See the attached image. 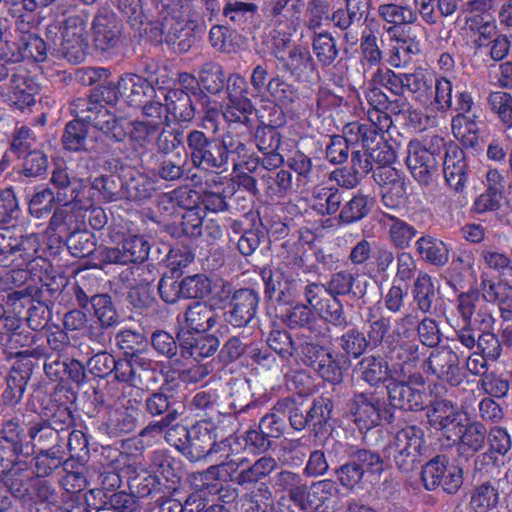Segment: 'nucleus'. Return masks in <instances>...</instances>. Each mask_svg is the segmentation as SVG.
Segmentation results:
<instances>
[{
	"mask_svg": "<svg viewBox=\"0 0 512 512\" xmlns=\"http://www.w3.org/2000/svg\"><path fill=\"white\" fill-rule=\"evenodd\" d=\"M361 147L363 150L368 152L372 164H379L382 167L383 172L385 169L389 168L386 166L390 165L395 160V153L393 149L383 140V138H379L378 141H375L370 145L368 144V146Z\"/></svg>",
	"mask_w": 512,
	"mask_h": 512,
	"instance_id": "obj_60",
	"label": "nucleus"
},
{
	"mask_svg": "<svg viewBox=\"0 0 512 512\" xmlns=\"http://www.w3.org/2000/svg\"><path fill=\"white\" fill-rule=\"evenodd\" d=\"M452 83L445 77L433 79L432 102L427 107L431 112H446L452 107Z\"/></svg>",
	"mask_w": 512,
	"mask_h": 512,
	"instance_id": "obj_44",
	"label": "nucleus"
},
{
	"mask_svg": "<svg viewBox=\"0 0 512 512\" xmlns=\"http://www.w3.org/2000/svg\"><path fill=\"white\" fill-rule=\"evenodd\" d=\"M426 448L424 431L420 427L409 425L396 432L386 453L393 458L399 469L410 471L420 461Z\"/></svg>",
	"mask_w": 512,
	"mask_h": 512,
	"instance_id": "obj_6",
	"label": "nucleus"
},
{
	"mask_svg": "<svg viewBox=\"0 0 512 512\" xmlns=\"http://www.w3.org/2000/svg\"><path fill=\"white\" fill-rule=\"evenodd\" d=\"M405 84V90L409 91L414 99L427 109L432 102V75L424 71H416L407 75Z\"/></svg>",
	"mask_w": 512,
	"mask_h": 512,
	"instance_id": "obj_35",
	"label": "nucleus"
},
{
	"mask_svg": "<svg viewBox=\"0 0 512 512\" xmlns=\"http://www.w3.org/2000/svg\"><path fill=\"white\" fill-rule=\"evenodd\" d=\"M265 138L269 139V144H260V151L264 154L263 166L266 169L272 170L281 166L284 161L282 155L278 152L281 144V137L275 130H270L265 134Z\"/></svg>",
	"mask_w": 512,
	"mask_h": 512,
	"instance_id": "obj_56",
	"label": "nucleus"
},
{
	"mask_svg": "<svg viewBox=\"0 0 512 512\" xmlns=\"http://www.w3.org/2000/svg\"><path fill=\"white\" fill-rule=\"evenodd\" d=\"M438 282L426 273H420L414 283L413 299L420 311L430 312L437 298Z\"/></svg>",
	"mask_w": 512,
	"mask_h": 512,
	"instance_id": "obj_34",
	"label": "nucleus"
},
{
	"mask_svg": "<svg viewBox=\"0 0 512 512\" xmlns=\"http://www.w3.org/2000/svg\"><path fill=\"white\" fill-rule=\"evenodd\" d=\"M116 343L127 355L142 352L147 345L143 334L133 330H120L116 335Z\"/></svg>",
	"mask_w": 512,
	"mask_h": 512,
	"instance_id": "obj_62",
	"label": "nucleus"
},
{
	"mask_svg": "<svg viewBox=\"0 0 512 512\" xmlns=\"http://www.w3.org/2000/svg\"><path fill=\"white\" fill-rule=\"evenodd\" d=\"M281 63L298 80H308L315 70L310 51L302 46L292 48Z\"/></svg>",
	"mask_w": 512,
	"mask_h": 512,
	"instance_id": "obj_30",
	"label": "nucleus"
},
{
	"mask_svg": "<svg viewBox=\"0 0 512 512\" xmlns=\"http://www.w3.org/2000/svg\"><path fill=\"white\" fill-rule=\"evenodd\" d=\"M486 428L479 422L468 424L465 422L459 437L452 440H459V451L465 456H471L481 450L485 444Z\"/></svg>",
	"mask_w": 512,
	"mask_h": 512,
	"instance_id": "obj_33",
	"label": "nucleus"
},
{
	"mask_svg": "<svg viewBox=\"0 0 512 512\" xmlns=\"http://www.w3.org/2000/svg\"><path fill=\"white\" fill-rule=\"evenodd\" d=\"M392 124V121L387 113L383 112L381 108L370 109L368 111V121L364 123L352 122L349 125L359 126L361 134L359 138L361 140V146H368L379 138H382L381 134L387 131Z\"/></svg>",
	"mask_w": 512,
	"mask_h": 512,
	"instance_id": "obj_26",
	"label": "nucleus"
},
{
	"mask_svg": "<svg viewBox=\"0 0 512 512\" xmlns=\"http://www.w3.org/2000/svg\"><path fill=\"white\" fill-rule=\"evenodd\" d=\"M51 182L58 189L57 201L59 203H63L64 206L75 203L74 207L88 209L92 205V200L100 197L99 188L103 186L104 178L94 180L90 189L93 192L89 194L87 200L84 196L86 185L83 180H70L64 168L59 167L53 171Z\"/></svg>",
	"mask_w": 512,
	"mask_h": 512,
	"instance_id": "obj_10",
	"label": "nucleus"
},
{
	"mask_svg": "<svg viewBox=\"0 0 512 512\" xmlns=\"http://www.w3.org/2000/svg\"><path fill=\"white\" fill-rule=\"evenodd\" d=\"M23 249L25 254H20V257H14L9 262V266L13 268L1 277L3 288L5 290H12L27 284L28 281L34 284L37 281H42L43 271L47 269L48 263L45 259L37 257L36 253L39 249L38 237L34 234L26 236L23 241Z\"/></svg>",
	"mask_w": 512,
	"mask_h": 512,
	"instance_id": "obj_5",
	"label": "nucleus"
},
{
	"mask_svg": "<svg viewBox=\"0 0 512 512\" xmlns=\"http://www.w3.org/2000/svg\"><path fill=\"white\" fill-rule=\"evenodd\" d=\"M489 102L507 127H512V96L506 92H494Z\"/></svg>",
	"mask_w": 512,
	"mask_h": 512,
	"instance_id": "obj_64",
	"label": "nucleus"
},
{
	"mask_svg": "<svg viewBox=\"0 0 512 512\" xmlns=\"http://www.w3.org/2000/svg\"><path fill=\"white\" fill-rule=\"evenodd\" d=\"M423 369L452 386L459 385L462 381L458 356L449 348L443 347L432 351L424 363Z\"/></svg>",
	"mask_w": 512,
	"mask_h": 512,
	"instance_id": "obj_16",
	"label": "nucleus"
},
{
	"mask_svg": "<svg viewBox=\"0 0 512 512\" xmlns=\"http://www.w3.org/2000/svg\"><path fill=\"white\" fill-rule=\"evenodd\" d=\"M257 11L253 3L243 1H228L224 7L223 14L239 26H246L250 23Z\"/></svg>",
	"mask_w": 512,
	"mask_h": 512,
	"instance_id": "obj_48",
	"label": "nucleus"
},
{
	"mask_svg": "<svg viewBox=\"0 0 512 512\" xmlns=\"http://www.w3.org/2000/svg\"><path fill=\"white\" fill-rule=\"evenodd\" d=\"M274 485L282 491H288L292 501H302L305 487L299 474L291 471H282L274 478Z\"/></svg>",
	"mask_w": 512,
	"mask_h": 512,
	"instance_id": "obj_52",
	"label": "nucleus"
},
{
	"mask_svg": "<svg viewBox=\"0 0 512 512\" xmlns=\"http://www.w3.org/2000/svg\"><path fill=\"white\" fill-rule=\"evenodd\" d=\"M267 90L274 101L281 107H288L298 98L296 89L279 78L271 79L268 82Z\"/></svg>",
	"mask_w": 512,
	"mask_h": 512,
	"instance_id": "obj_58",
	"label": "nucleus"
},
{
	"mask_svg": "<svg viewBox=\"0 0 512 512\" xmlns=\"http://www.w3.org/2000/svg\"><path fill=\"white\" fill-rule=\"evenodd\" d=\"M200 85L207 92L216 94L224 87V73L215 63H205L199 71Z\"/></svg>",
	"mask_w": 512,
	"mask_h": 512,
	"instance_id": "obj_49",
	"label": "nucleus"
},
{
	"mask_svg": "<svg viewBox=\"0 0 512 512\" xmlns=\"http://www.w3.org/2000/svg\"><path fill=\"white\" fill-rule=\"evenodd\" d=\"M498 501V489L490 483H483L472 492L470 506L474 512H489L496 507Z\"/></svg>",
	"mask_w": 512,
	"mask_h": 512,
	"instance_id": "obj_43",
	"label": "nucleus"
},
{
	"mask_svg": "<svg viewBox=\"0 0 512 512\" xmlns=\"http://www.w3.org/2000/svg\"><path fill=\"white\" fill-rule=\"evenodd\" d=\"M22 240L12 239V231L10 228L0 229V265L9 266V262L14 257H20V254H25L23 249Z\"/></svg>",
	"mask_w": 512,
	"mask_h": 512,
	"instance_id": "obj_50",
	"label": "nucleus"
},
{
	"mask_svg": "<svg viewBox=\"0 0 512 512\" xmlns=\"http://www.w3.org/2000/svg\"><path fill=\"white\" fill-rule=\"evenodd\" d=\"M407 75V73L396 74L391 70H378L373 75L372 82L385 87L395 95H400L405 91Z\"/></svg>",
	"mask_w": 512,
	"mask_h": 512,
	"instance_id": "obj_59",
	"label": "nucleus"
},
{
	"mask_svg": "<svg viewBox=\"0 0 512 512\" xmlns=\"http://www.w3.org/2000/svg\"><path fill=\"white\" fill-rule=\"evenodd\" d=\"M324 287L315 283L308 284L305 288V296L309 305L314 308L323 318L334 325H342L345 323L343 309L341 304L334 299L333 304L323 302L319 295L323 292Z\"/></svg>",
	"mask_w": 512,
	"mask_h": 512,
	"instance_id": "obj_27",
	"label": "nucleus"
},
{
	"mask_svg": "<svg viewBox=\"0 0 512 512\" xmlns=\"http://www.w3.org/2000/svg\"><path fill=\"white\" fill-rule=\"evenodd\" d=\"M75 117L84 120L86 125L101 131L116 141L126 139V128L123 119L116 118L114 113L97 100L80 98L72 104Z\"/></svg>",
	"mask_w": 512,
	"mask_h": 512,
	"instance_id": "obj_7",
	"label": "nucleus"
},
{
	"mask_svg": "<svg viewBox=\"0 0 512 512\" xmlns=\"http://www.w3.org/2000/svg\"><path fill=\"white\" fill-rule=\"evenodd\" d=\"M258 295L250 289L236 291L231 300V309L226 312V320L234 327L247 325L255 316Z\"/></svg>",
	"mask_w": 512,
	"mask_h": 512,
	"instance_id": "obj_22",
	"label": "nucleus"
},
{
	"mask_svg": "<svg viewBox=\"0 0 512 512\" xmlns=\"http://www.w3.org/2000/svg\"><path fill=\"white\" fill-rule=\"evenodd\" d=\"M95 316L103 326H111L117 322V313L107 295H96L91 299Z\"/></svg>",
	"mask_w": 512,
	"mask_h": 512,
	"instance_id": "obj_63",
	"label": "nucleus"
},
{
	"mask_svg": "<svg viewBox=\"0 0 512 512\" xmlns=\"http://www.w3.org/2000/svg\"><path fill=\"white\" fill-rule=\"evenodd\" d=\"M178 339L186 354L196 361L211 356L218 347L216 338L206 336L204 333L194 335L184 328L179 331Z\"/></svg>",
	"mask_w": 512,
	"mask_h": 512,
	"instance_id": "obj_25",
	"label": "nucleus"
},
{
	"mask_svg": "<svg viewBox=\"0 0 512 512\" xmlns=\"http://www.w3.org/2000/svg\"><path fill=\"white\" fill-rule=\"evenodd\" d=\"M92 362H94L95 364L103 362V364L106 366V371H99V375L105 374L107 373V371H110L112 370V368H114L116 378L122 382L131 381L136 374L129 360H121L115 362L113 358H111L110 356L106 354H101L96 355L92 359Z\"/></svg>",
	"mask_w": 512,
	"mask_h": 512,
	"instance_id": "obj_57",
	"label": "nucleus"
},
{
	"mask_svg": "<svg viewBox=\"0 0 512 512\" xmlns=\"http://www.w3.org/2000/svg\"><path fill=\"white\" fill-rule=\"evenodd\" d=\"M387 181L382 184V201L388 208L395 209L405 202L406 185L395 169L388 168L384 171Z\"/></svg>",
	"mask_w": 512,
	"mask_h": 512,
	"instance_id": "obj_32",
	"label": "nucleus"
},
{
	"mask_svg": "<svg viewBox=\"0 0 512 512\" xmlns=\"http://www.w3.org/2000/svg\"><path fill=\"white\" fill-rule=\"evenodd\" d=\"M481 258L489 268L497 271L504 278L502 283L510 285L508 280L512 277V266L505 254L485 249L481 252Z\"/></svg>",
	"mask_w": 512,
	"mask_h": 512,
	"instance_id": "obj_61",
	"label": "nucleus"
},
{
	"mask_svg": "<svg viewBox=\"0 0 512 512\" xmlns=\"http://www.w3.org/2000/svg\"><path fill=\"white\" fill-rule=\"evenodd\" d=\"M483 296L469 291L458 297V312L464 322L474 324L478 329H493L495 318L492 316V304L496 301L505 321L512 320V286L507 283L482 281Z\"/></svg>",
	"mask_w": 512,
	"mask_h": 512,
	"instance_id": "obj_1",
	"label": "nucleus"
},
{
	"mask_svg": "<svg viewBox=\"0 0 512 512\" xmlns=\"http://www.w3.org/2000/svg\"><path fill=\"white\" fill-rule=\"evenodd\" d=\"M373 199L357 194L348 201L340 212V219L345 223H353L364 218L373 206Z\"/></svg>",
	"mask_w": 512,
	"mask_h": 512,
	"instance_id": "obj_46",
	"label": "nucleus"
},
{
	"mask_svg": "<svg viewBox=\"0 0 512 512\" xmlns=\"http://www.w3.org/2000/svg\"><path fill=\"white\" fill-rule=\"evenodd\" d=\"M249 464V461L245 457L231 459L227 462H223L219 465L211 466L205 472V479H216L220 481H234L239 475L237 474L240 468L244 469Z\"/></svg>",
	"mask_w": 512,
	"mask_h": 512,
	"instance_id": "obj_47",
	"label": "nucleus"
},
{
	"mask_svg": "<svg viewBox=\"0 0 512 512\" xmlns=\"http://www.w3.org/2000/svg\"><path fill=\"white\" fill-rule=\"evenodd\" d=\"M276 468V460L272 457H261L252 466H246L239 472L236 483L244 485L255 483L269 475Z\"/></svg>",
	"mask_w": 512,
	"mask_h": 512,
	"instance_id": "obj_45",
	"label": "nucleus"
},
{
	"mask_svg": "<svg viewBox=\"0 0 512 512\" xmlns=\"http://www.w3.org/2000/svg\"><path fill=\"white\" fill-rule=\"evenodd\" d=\"M422 480L428 490L441 487L452 494L462 486L463 471L456 463L450 462L444 456H437L424 466Z\"/></svg>",
	"mask_w": 512,
	"mask_h": 512,
	"instance_id": "obj_11",
	"label": "nucleus"
},
{
	"mask_svg": "<svg viewBox=\"0 0 512 512\" xmlns=\"http://www.w3.org/2000/svg\"><path fill=\"white\" fill-rule=\"evenodd\" d=\"M415 246L422 259L433 265L443 266L448 262L449 249L437 238L429 235L422 236L416 241Z\"/></svg>",
	"mask_w": 512,
	"mask_h": 512,
	"instance_id": "obj_36",
	"label": "nucleus"
},
{
	"mask_svg": "<svg viewBox=\"0 0 512 512\" xmlns=\"http://www.w3.org/2000/svg\"><path fill=\"white\" fill-rule=\"evenodd\" d=\"M307 500L315 512H336L341 500L340 490L335 481L320 480L310 486Z\"/></svg>",
	"mask_w": 512,
	"mask_h": 512,
	"instance_id": "obj_21",
	"label": "nucleus"
},
{
	"mask_svg": "<svg viewBox=\"0 0 512 512\" xmlns=\"http://www.w3.org/2000/svg\"><path fill=\"white\" fill-rule=\"evenodd\" d=\"M41 432H45V437H48L52 434V428L45 421L37 422L30 427V440H27V436L22 433L17 423L7 422L0 437V466L3 470L9 469L19 460H27L34 452L31 440Z\"/></svg>",
	"mask_w": 512,
	"mask_h": 512,
	"instance_id": "obj_4",
	"label": "nucleus"
},
{
	"mask_svg": "<svg viewBox=\"0 0 512 512\" xmlns=\"http://www.w3.org/2000/svg\"><path fill=\"white\" fill-rule=\"evenodd\" d=\"M427 418L431 427L442 431L447 439L459 437L468 422L467 416L447 400L436 401L428 410Z\"/></svg>",
	"mask_w": 512,
	"mask_h": 512,
	"instance_id": "obj_12",
	"label": "nucleus"
},
{
	"mask_svg": "<svg viewBox=\"0 0 512 512\" xmlns=\"http://www.w3.org/2000/svg\"><path fill=\"white\" fill-rule=\"evenodd\" d=\"M121 27L117 16L109 10H101L93 21L95 46L101 51H109L118 41Z\"/></svg>",
	"mask_w": 512,
	"mask_h": 512,
	"instance_id": "obj_20",
	"label": "nucleus"
},
{
	"mask_svg": "<svg viewBox=\"0 0 512 512\" xmlns=\"http://www.w3.org/2000/svg\"><path fill=\"white\" fill-rule=\"evenodd\" d=\"M105 89L107 93L105 99L108 101L116 100L119 94L131 106H140L145 98L151 97L154 93L153 86L146 79L135 74H125L117 85L110 83Z\"/></svg>",
	"mask_w": 512,
	"mask_h": 512,
	"instance_id": "obj_13",
	"label": "nucleus"
},
{
	"mask_svg": "<svg viewBox=\"0 0 512 512\" xmlns=\"http://www.w3.org/2000/svg\"><path fill=\"white\" fill-rule=\"evenodd\" d=\"M183 298H203L212 291V282L204 274H196L184 278L182 281Z\"/></svg>",
	"mask_w": 512,
	"mask_h": 512,
	"instance_id": "obj_53",
	"label": "nucleus"
},
{
	"mask_svg": "<svg viewBox=\"0 0 512 512\" xmlns=\"http://www.w3.org/2000/svg\"><path fill=\"white\" fill-rule=\"evenodd\" d=\"M474 118H476L475 114L473 118L457 114L452 119V132L455 138L467 147H474L478 143L479 128Z\"/></svg>",
	"mask_w": 512,
	"mask_h": 512,
	"instance_id": "obj_41",
	"label": "nucleus"
},
{
	"mask_svg": "<svg viewBox=\"0 0 512 512\" xmlns=\"http://www.w3.org/2000/svg\"><path fill=\"white\" fill-rule=\"evenodd\" d=\"M389 63L394 67L407 65L413 55L419 53L420 44L415 38H397L391 46Z\"/></svg>",
	"mask_w": 512,
	"mask_h": 512,
	"instance_id": "obj_42",
	"label": "nucleus"
},
{
	"mask_svg": "<svg viewBox=\"0 0 512 512\" xmlns=\"http://www.w3.org/2000/svg\"><path fill=\"white\" fill-rule=\"evenodd\" d=\"M252 111L253 105L248 97H240L236 99H228V103L226 104L222 114L228 122L245 123Z\"/></svg>",
	"mask_w": 512,
	"mask_h": 512,
	"instance_id": "obj_55",
	"label": "nucleus"
},
{
	"mask_svg": "<svg viewBox=\"0 0 512 512\" xmlns=\"http://www.w3.org/2000/svg\"><path fill=\"white\" fill-rule=\"evenodd\" d=\"M39 92V84L26 69H15L7 91V98L12 104L21 110L32 106Z\"/></svg>",
	"mask_w": 512,
	"mask_h": 512,
	"instance_id": "obj_17",
	"label": "nucleus"
},
{
	"mask_svg": "<svg viewBox=\"0 0 512 512\" xmlns=\"http://www.w3.org/2000/svg\"><path fill=\"white\" fill-rule=\"evenodd\" d=\"M378 14L384 21L394 25L412 24L417 20V14L413 8L398 0L380 4Z\"/></svg>",
	"mask_w": 512,
	"mask_h": 512,
	"instance_id": "obj_39",
	"label": "nucleus"
},
{
	"mask_svg": "<svg viewBox=\"0 0 512 512\" xmlns=\"http://www.w3.org/2000/svg\"><path fill=\"white\" fill-rule=\"evenodd\" d=\"M402 350L409 352V356L405 360L404 377L401 381H393L387 384V392L391 406L410 411H418L424 409L429 401V393L427 391L424 378L418 374H411L407 371L409 362L418 357V345L408 343L402 347Z\"/></svg>",
	"mask_w": 512,
	"mask_h": 512,
	"instance_id": "obj_2",
	"label": "nucleus"
},
{
	"mask_svg": "<svg viewBox=\"0 0 512 512\" xmlns=\"http://www.w3.org/2000/svg\"><path fill=\"white\" fill-rule=\"evenodd\" d=\"M350 414L361 431L370 430L382 420L392 418L391 409L385 399L372 392L356 394L350 404Z\"/></svg>",
	"mask_w": 512,
	"mask_h": 512,
	"instance_id": "obj_9",
	"label": "nucleus"
},
{
	"mask_svg": "<svg viewBox=\"0 0 512 512\" xmlns=\"http://www.w3.org/2000/svg\"><path fill=\"white\" fill-rule=\"evenodd\" d=\"M165 97L166 111L171 118L169 120L190 121L194 117V108L190 96L179 89L161 90Z\"/></svg>",
	"mask_w": 512,
	"mask_h": 512,
	"instance_id": "obj_31",
	"label": "nucleus"
},
{
	"mask_svg": "<svg viewBox=\"0 0 512 512\" xmlns=\"http://www.w3.org/2000/svg\"><path fill=\"white\" fill-rule=\"evenodd\" d=\"M187 146L195 167L226 169L228 149L225 142L208 139L202 131L193 130L187 136Z\"/></svg>",
	"mask_w": 512,
	"mask_h": 512,
	"instance_id": "obj_8",
	"label": "nucleus"
},
{
	"mask_svg": "<svg viewBox=\"0 0 512 512\" xmlns=\"http://www.w3.org/2000/svg\"><path fill=\"white\" fill-rule=\"evenodd\" d=\"M62 46L68 60L77 63L84 60L88 47L87 25L81 17L73 16L66 19L62 32Z\"/></svg>",
	"mask_w": 512,
	"mask_h": 512,
	"instance_id": "obj_14",
	"label": "nucleus"
},
{
	"mask_svg": "<svg viewBox=\"0 0 512 512\" xmlns=\"http://www.w3.org/2000/svg\"><path fill=\"white\" fill-rule=\"evenodd\" d=\"M186 331H194L197 334L205 333L210 330L217 322V316L214 309L201 302H196L189 306L185 315Z\"/></svg>",
	"mask_w": 512,
	"mask_h": 512,
	"instance_id": "obj_29",
	"label": "nucleus"
},
{
	"mask_svg": "<svg viewBox=\"0 0 512 512\" xmlns=\"http://www.w3.org/2000/svg\"><path fill=\"white\" fill-rule=\"evenodd\" d=\"M379 224L386 231L389 242L397 249L408 248L418 233L413 225L389 213L381 214Z\"/></svg>",
	"mask_w": 512,
	"mask_h": 512,
	"instance_id": "obj_23",
	"label": "nucleus"
},
{
	"mask_svg": "<svg viewBox=\"0 0 512 512\" xmlns=\"http://www.w3.org/2000/svg\"><path fill=\"white\" fill-rule=\"evenodd\" d=\"M88 133L87 125L84 120L76 117L75 120L66 125L63 135V144L66 149L78 151L85 147V139Z\"/></svg>",
	"mask_w": 512,
	"mask_h": 512,
	"instance_id": "obj_51",
	"label": "nucleus"
},
{
	"mask_svg": "<svg viewBox=\"0 0 512 512\" xmlns=\"http://www.w3.org/2000/svg\"><path fill=\"white\" fill-rule=\"evenodd\" d=\"M165 438L169 444L177 448L189 445L191 448L206 455L223 452L226 458L238 451V447L234 448V445L239 446L235 437H228L216 443L209 423H199L190 430L183 425H173L166 431Z\"/></svg>",
	"mask_w": 512,
	"mask_h": 512,
	"instance_id": "obj_3",
	"label": "nucleus"
},
{
	"mask_svg": "<svg viewBox=\"0 0 512 512\" xmlns=\"http://www.w3.org/2000/svg\"><path fill=\"white\" fill-rule=\"evenodd\" d=\"M313 50L318 61L325 66L332 64L338 55L335 41L328 33H320L314 37Z\"/></svg>",
	"mask_w": 512,
	"mask_h": 512,
	"instance_id": "obj_54",
	"label": "nucleus"
},
{
	"mask_svg": "<svg viewBox=\"0 0 512 512\" xmlns=\"http://www.w3.org/2000/svg\"><path fill=\"white\" fill-rule=\"evenodd\" d=\"M362 379L371 386L383 382L401 381L404 377L405 362L391 367L382 357L366 356L358 364Z\"/></svg>",
	"mask_w": 512,
	"mask_h": 512,
	"instance_id": "obj_15",
	"label": "nucleus"
},
{
	"mask_svg": "<svg viewBox=\"0 0 512 512\" xmlns=\"http://www.w3.org/2000/svg\"><path fill=\"white\" fill-rule=\"evenodd\" d=\"M46 55L44 41L38 36L30 33L21 36V46H18L14 53H3L2 56L14 61H21L25 58H32L37 62L43 61Z\"/></svg>",
	"mask_w": 512,
	"mask_h": 512,
	"instance_id": "obj_38",
	"label": "nucleus"
},
{
	"mask_svg": "<svg viewBox=\"0 0 512 512\" xmlns=\"http://www.w3.org/2000/svg\"><path fill=\"white\" fill-rule=\"evenodd\" d=\"M123 123L126 128V138L129 139L131 146L135 150L146 149L158 131L157 121L144 122L123 119Z\"/></svg>",
	"mask_w": 512,
	"mask_h": 512,
	"instance_id": "obj_37",
	"label": "nucleus"
},
{
	"mask_svg": "<svg viewBox=\"0 0 512 512\" xmlns=\"http://www.w3.org/2000/svg\"><path fill=\"white\" fill-rule=\"evenodd\" d=\"M342 197L337 188L316 187L312 193V208L320 215L335 213Z\"/></svg>",
	"mask_w": 512,
	"mask_h": 512,
	"instance_id": "obj_40",
	"label": "nucleus"
},
{
	"mask_svg": "<svg viewBox=\"0 0 512 512\" xmlns=\"http://www.w3.org/2000/svg\"><path fill=\"white\" fill-rule=\"evenodd\" d=\"M407 152L406 163L411 174L420 184H428L438 165L434 152L418 140L409 142Z\"/></svg>",
	"mask_w": 512,
	"mask_h": 512,
	"instance_id": "obj_18",
	"label": "nucleus"
},
{
	"mask_svg": "<svg viewBox=\"0 0 512 512\" xmlns=\"http://www.w3.org/2000/svg\"><path fill=\"white\" fill-rule=\"evenodd\" d=\"M149 249V244L142 236L133 235L124 240L122 248L105 249L102 257L113 264L142 262L148 257Z\"/></svg>",
	"mask_w": 512,
	"mask_h": 512,
	"instance_id": "obj_19",
	"label": "nucleus"
},
{
	"mask_svg": "<svg viewBox=\"0 0 512 512\" xmlns=\"http://www.w3.org/2000/svg\"><path fill=\"white\" fill-rule=\"evenodd\" d=\"M344 136H333L326 147V157L332 164H341L348 158L349 146H361L359 126L347 124L343 129Z\"/></svg>",
	"mask_w": 512,
	"mask_h": 512,
	"instance_id": "obj_24",
	"label": "nucleus"
},
{
	"mask_svg": "<svg viewBox=\"0 0 512 512\" xmlns=\"http://www.w3.org/2000/svg\"><path fill=\"white\" fill-rule=\"evenodd\" d=\"M465 166L463 151L456 146L450 147L445 154L443 172L446 183L456 191L465 186Z\"/></svg>",
	"mask_w": 512,
	"mask_h": 512,
	"instance_id": "obj_28",
	"label": "nucleus"
}]
</instances>
